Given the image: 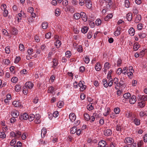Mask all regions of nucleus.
Wrapping results in <instances>:
<instances>
[{"mask_svg": "<svg viewBox=\"0 0 147 147\" xmlns=\"http://www.w3.org/2000/svg\"><path fill=\"white\" fill-rule=\"evenodd\" d=\"M145 102L144 101H142L141 102H139L138 105L140 108H143L145 106Z\"/></svg>", "mask_w": 147, "mask_h": 147, "instance_id": "nucleus-24", "label": "nucleus"}, {"mask_svg": "<svg viewBox=\"0 0 147 147\" xmlns=\"http://www.w3.org/2000/svg\"><path fill=\"white\" fill-rule=\"evenodd\" d=\"M56 44H55V45L57 46V48H59L61 45V42L59 40H57L56 41Z\"/></svg>", "mask_w": 147, "mask_h": 147, "instance_id": "nucleus-34", "label": "nucleus"}, {"mask_svg": "<svg viewBox=\"0 0 147 147\" xmlns=\"http://www.w3.org/2000/svg\"><path fill=\"white\" fill-rule=\"evenodd\" d=\"M88 30V28L87 27H84L82 28L81 31L83 33L85 34L87 32Z\"/></svg>", "mask_w": 147, "mask_h": 147, "instance_id": "nucleus-32", "label": "nucleus"}, {"mask_svg": "<svg viewBox=\"0 0 147 147\" xmlns=\"http://www.w3.org/2000/svg\"><path fill=\"white\" fill-rule=\"evenodd\" d=\"M19 115V114H18L17 113L13 111H12L11 113V115L12 116L15 118L17 117Z\"/></svg>", "mask_w": 147, "mask_h": 147, "instance_id": "nucleus-35", "label": "nucleus"}, {"mask_svg": "<svg viewBox=\"0 0 147 147\" xmlns=\"http://www.w3.org/2000/svg\"><path fill=\"white\" fill-rule=\"evenodd\" d=\"M129 33L131 36L134 35V29L132 28H130L129 30Z\"/></svg>", "mask_w": 147, "mask_h": 147, "instance_id": "nucleus-20", "label": "nucleus"}, {"mask_svg": "<svg viewBox=\"0 0 147 147\" xmlns=\"http://www.w3.org/2000/svg\"><path fill=\"white\" fill-rule=\"evenodd\" d=\"M129 5V2L128 0H126L125 1V6L126 7L128 8Z\"/></svg>", "mask_w": 147, "mask_h": 147, "instance_id": "nucleus-50", "label": "nucleus"}, {"mask_svg": "<svg viewBox=\"0 0 147 147\" xmlns=\"http://www.w3.org/2000/svg\"><path fill=\"white\" fill-rule=\"evenodd\" d=\"M104 133L106 136H110L112 134V131L110 129H108L104 131Z\"/></svg>", "mask_w": 147, "mask_h": 147, "instance_id": "nucleus-12", "label": "nucleus"}, {"mask_svg": "<svg viewBox=\"0 0 147 147\" xmlns=\"http://www.w3.org/2000/svg\"><path fill=\"white\" fill-rule=\"evenodd\" d=\"M67 10H68L70 12H73L74 11V9L72 7H67Z\"/></svg>", "mask_w": 147, "mask_h": 147, "instance_id": "nucleus-54", "label": "nucleus"}, {"mask_svg": "<svg viewBox=\"0 0 147 147\" xmlns=\"http://www.w3.org/2000/svg\"><path fill=\"white\" fill-rule=\"evenodd\" d=\"M16 139H13L10 142V145L11 146H14L16 142Z\"/></svg>", "mask_w": 147, "mask_h": 147, "instance_id": "nucleus-36", "label": "nucleus"}, {"mask_svg": "<svg viewBox=\"0 0 147 147\" xmlns=\"http://www.w3.org/2000/svg\"><path fill=\"white\" fill-rule=\"evenodd\" d=\"M127 19L128 21H131L132 19V15L131 13H128L127 14Z\"/></svg>", "mask_w": 147, "mask_h": 147, "instance_id": "nucleus-22", "label": "nucleus"}, {"mask_svg": "<svg viewBox=\"0 0 147 147\" xmlns=\"http://www.w3.org/2000/svg\"><path fill=\"white\" fill-rule=\"evenodd\" d=\"M109 64L108 62H106L105 63L104 65V68H106L107 69H109L110 67L109 66Z\"/></svg>", "mask_w": 147, "mask_h": 147, "instance_id": "nucleus-59", "label": "nucleus"}, {"mask_svg": "<svg viewBox=\"0 0 147 147\" xmlns=\"http://www.w3.org/2000/svg\"><path fill=\"white\" fill-rule=\"evenodd\" d=\"M139 37L141 38H143L145 37L146 36V34L143 33H140L138 34Z\"/></svg>", "mask_w": 147, "mask_h": 147, "instance_id": "nucleus-31", "label": "nucleus"}, {"mask_svg": "<svg viewBox=\"0 0 147 147\" xmlns=\"http://www.w3.org/2000/svg\"><path fill=\"white\" fill-rule=\"evenodd\" d=\"M13 105L15 107H20L22 105L21 103L18 101H13Z\"/></svg>", "mask_w": 147, "mask_h": 147, "instance_id": "nucleus-11", "label": "nucleus"}, {"mask_svg": "<svg viewBox=\"0 0 147 147\" xmlns=\"http://www.w3.org/2000/svg\"><path fill=\"white\" fill-rule=\"evenodd\" d=\"M121 129V128L120 125L117 124L116 126V130L118 131H120Z\"/></svg>", "mask_w": 147, "mask_h": 147, "instance_id": "nucleus-61", "label": "nucleus"}, {"mask_svg": "<svg viewBox=\"0 0 147 147\" xmlns=\"http://www.w3.org/2000/svg\"><path fill=\"white\" fill-rule=\"evenodd\" d=\"M84 83L83 81H80L78 84V86L80 87V91H82L84 90L86 88V86L84 85L83 83Z\"/></svg>", "mask_w": 147, "mask_h": 147, "instance_id": "nucleus-1", "label": "nucleus"}, {"mask_svg": "<svg viewBox=\"0 0 147 147\" xmlns=\"http://www.w3.org/2000/svg\"><path fill=\"white\" fill-rule=\"evenodd\" d=\"M5 52L7 54H9L10 52V47L9 46L5 48Z\"/></svg>", "mask_w": 147, "mask_h": 147, "instance_id": "nucleus-43", "label": "nucleus"}, {"mask_svg": "<svg viewBox=\"0 0 147 147\" xmlns=\"http://www.w3.org/2000/svg\"><path fill=\"white\" fill-rule=\"evenodd\" d=\"M125 143H128V145H130L131 143L134 142V140L132 138L129 137L126 138L124 140Z\"/></svg>", "mask_w": 147, "mask_h": 147, "instance_id": "nucleus-3", "label": "nucleus"}, {"mask_svg": "<svg viewBox=\"0 0 147 147\" xmlns=\"http://www.w3.org/2000/svg\"><path fill=\"white\" fill-rule=\"evenodd\" d=\"M25 85L26 88L31 89L33 87V84L31 82H28L25 83Z\"/></svg>", "mask_w": 147, "mask_h": 147, "instance_id": "nucleus-6", "label": "nucleus"}, {"mask_svg": "<svg viewBox=\"0 0 147 147\" xmlns=\"http://www.w3.org/2000/svg\"><path fill=\"white\" fill-rule=\"evenodd\" d=\"M28 115L26 113H24L23 114L20 115L19 116V119L22 121L25 120H26L28 119Z\"/></svg>", "mask_w": 147, "mask_h": 147, "instance_id": "nucleus-2", "label": "nucleus"}, {"mask_svg": "<svg viewBox=\"0 0 147 147\" xmlns=\"http://www.w3.org/2000/svg\"><path fill=\"white\" fill-rule=\"evenodd\" d=\"M138 30H141L143 28L142 24L141 23L139 24L138 25Z\"/></svg>", "mask_w": 147, "mask_h": 147, "instance_id": "nucleus-64", "label": "nucleus"}, {"mask_svg": "<svg viewBox=\"0 0 147 147\" xmlns=\"http://www.w3.org/2000/svg\"><path fill=\"white\" fill-rule=\"evenodd\" d=\"M35 120H34L35 122L37 123H40V121L39 120L40 117V115L38 114H36L35 116Z\"/></svg>", "mask_w": 147, "mask_h": 147, "instance_id": "nucleus-9", "label": "nucleus"}, {"mask_svg": "<svg viewBox=\"0 0 147 147\" xmlns=\"http://www.w3.org/2000/svg\"><path fill=\"white\" fill-rule=\"evenodd\" d=\"M121 28L119 27H117L116 31L114 32V35L116 36H119L120 34V31L121 30Z\"/></svg>", "mask_w": 147, "mask_h": 147, "instance_id": "nucleus-10", "label": "nucleus"}, {"mask_svg": "<svg viewBox=\"0 0 147 147\" xmlns=\"http://www.w3.org/2000/svg\"><path fill=\"white\" fill-rule=\"evenodd\" d=\"M114 111L116 114H119L120 111L119 108L117 107L114 109Z\"/></svg>", "mask_w": 147, "mask_h": 147, "instance_id": "nucleus-38", "label": "nucleus"}, {"mask_svg": "<svg viewBox=\"0 0 147 147\" xmlns=\"http://www.w3.org/2000/svg\"><path fill=\"white\" fill-rule=\"evenodd\" d=\"M2 32L3 34H4V35L7 36H9V34L8 33L7 31L5 30L4 29L3 30Z\"/></svg>", "mask_w": 147, "mask_h": 147, "instance_id": "nucleus-55", "label": "nucleus"}, {"mask_svg": "<svg viewBox=\"0 0 147 147\" xmlns=\"http://www.w3.org/2000/svg\"><path fill=\"white\" fill-rule=\"evenodd\" d=\"M84 116L85 120L86 121H88L90 120V117L89 115L87 113H85L84 115Z\"/></svg>", "mask_w": 147, "mask_h": 147, "instance_id": "nucleus-25", "label": "nucleus"}, {"mask_svg": "<svg viewBox=\"0 0 147 147\" xmlns=\"http://www.w3.org/2000/svg\"><path fill=\"white\" fill-rule=\"evenodd\" d=\"M136 101V97L135 95L131 96V99L129 100V102L131 104H134Z\"/></svg>", "mask_w": 147, "mask_h": 147, "instance_id": "nucleus-7", "label": "nucleus"}, {"mask_svg": "<svg viewBox=\"0 0 147 147\" xmlns=\"http://www.w3.org/2000/svg\"><path fill=\"white\" fill-rule=\"evenodd\" d=\"M106 145V142L104 140L100 141L98 143V147H105Z\"/></svg>", "mask_w": 147, "mask_h": 147, "instance_id": "nucleus-15", "label": "nucleus"}, {"mask_svg": "<svg viewBox=\"0 0 147 147\" xmlns=\"http://www.w3.org/2000/svg\"><path fill=\"white\" fill-rule=\"evenodd\" d=\"M85 4H86V7L90 9L92 6V2L91 0H84Z\"/></svg>", "mask_w": 147, "mask_h": 147, "instance_id": "nucleus-4", "label": "nucleus"}, {"mask_svg": "<svg viewBox=\"0 0 147 147\" xmlns=\"http://www.w3.org/2000/svg\"><path fill=\"white\" fill-rule=\"evenodd\" d=\"M81 17L82 19L83 20L84 22H86L88 20L87 16L86 15V14L84 12H81L80 13Z\"/></svg>", "mask_w": 147, "mask_h": 147, "instance_id": "nucleus-5", "label": "nucleus"}, {"mask_svg": "<svg viewBox=\"0 0 147 147\" xmlns=\"http://www.w3.org/2000/svg\"><path fill=\"white\" fill-rule=\"evenodd\" d=\"M11 32L12 35H16L18 34V29L14 27H12L11 28Z\"/></svg>", "mask_w": 147, "mask_h": 147, "instance_id": "nucleus-17", "label": "nucleus"}, {"mask_svg": "<svg viewBox=\"0 0 147 147\" xmlns=\"http://www.w3.org/2000/svg\"><path fill=\"white\" fill-rule=\"evenodd\" d=\"M18 81V78L16 77L13 78L11 79V81L13 83H16Z\"/></svg>", "mask_w": 147, "mask_h": 147, "instance_id": "nucleus-58", "label": "nucleus"}, {"mask_svg": "<svg viewBox=\"0 0 147 147\" xmlns=\"http://www.w3.org/2000/svg\"><path fill=\"white\" fill-rule=\"evenodd\" d=\"M21 89V86L19 84H17L15 88V90L16 91L19 92Z\"/></svg>", "mask_w": 147, "mask_h": 147, "instance_id": "nucleus-33", "label": "nucleus"}, {"mask_svg": "<svg viewBox=\"0 0 147 147\" xmlns=\"http://www.w3.org/2000/svg\"><path fill=\"white\" fill-rule=\"evenodd\" d=\"M101 23V21L99 19H98L96 21V24L97 25H99Z\"/></svg>", "mask_w": 147, "mask_h": 147, "instance_id": "nucleus-53", "label": "nucleus"}, {"mask_svg": "<svg viewBox=\"0 0 147 147\" xmlns=\"http://www.w3.org/2000/svg\"><path fill=\"white\" fill-rule=\"evenodd\" d=\"M1 8L3 11L6 10V5L5 4H3L1 5Z\"/></svg>", "mask_w": 147, "mask_h": 147, "instance_id": "nucleus-60", "label": "nucleus"}, {"mask_svg": "<svg viewBox=\"0 0 147 147\" xmlns=\"http://www.w3.org/2000/svg\"><path fill=\"white\" fill-rule=\"evenodd\" d=\"M140 47V45L137 43L136 42L134 44V51L137 50Z\"/></svg>", "mask_w": 147, "mask_h": 147, "instance_id": "nucleus-19", "label": "nucleus"}, {"mask_svg": "<svg viewBox=\"0 0 147 147\" xmlns=\"http://www.w3.org/2000/svg\"><path fill=\"white\" fill-rule=\"evenodd\" d=\"M77 128L76 126L73 127L71 129L70 133L72 134H74L76 132Z\"/></svg>", "mask_w": 147, "mask_h": 147, "instance_id": "nucleus-23", "label": "nucleus"}, {"mask_svg": "<svg viewBox=\"0 0 147 147\" xmlns=\"http://www.w3.org/2000/svg\"><path fill=\"white\" fill-rule=\"evenodd\" d=\"M71 55V52L69 51H67L65 53L66 56L68 58H69Z\"/></svg>", "mask_w": 147, "mask_h": 147, "instance_id": "nucleus-41", "label": "nucleus"}, {"mask_svg": "<svg viewBox=\"0 0 147 147\" xmlns=\"http://www.w3.org/2000/svg\"><path fill=\"white\" fill-rule=\"evenodd\" d=\"M108 81L106 79H104L102 80V84L104 86L105 88H107L108 87Z\"/></svg>", "mask_w": 147, "mask_h": 147, "instance_id": "nucleus-27", "label": "nucleus"}, {"mask_svg": "<svg viewBox=\"0 0 147 147\" xmlns=\"http://www.w3.org/2000/svg\"><path fill=\"white\" fill-rule=\"evenodd\" d=\"M47 133V130L45 128H43L41 130V136L42 138H43L45 136V135Z\"/></svg>", "mask_w": 147, "mask_h": 147, "instance_id": "nucleus-18", "label": "nucleus"}, {"mask_svg": "<svg viewBox=\"0 0 147 147\" xmlns=\"http://www.w3.org/2000/svg\"><path fill=\"white\" fill-rule=\"evenodd\" d=\"M35 117V115L33 114H30L28 116V119L29 121H31L34 120Z\"/></svg>", "mask_w": 147, "mask_h": 147, "instance_id": "nucleus-21", "label": "nucleus"}, {"mask_svg": "<svg viewBox=\"0 0 147 147\" xmlns=\"http://www.w3.org/2000/svg\"><path fill=\"white\" fill-rule=\"evenodd\" d=\"M55 13L56 16H59L60 15V9H57L55 10Z\"/></svg>", "mask_w": 147, "mask_h": 147, "instance_id": "nucleus-42", "label": "nucleus"}, {"mask_svg": "<svg viewBox=\"0 0 147 147\" xmlns=\"http://www.w3.org/2000/svg\"><path fill=\"white\" fill-rule=\"evenodd\" d=\"M3 13V15L5 17H7L8 14V11L7 10H5Z\"/></svg>", "mask_w": 147, "mask_h": 147, "instance_id": "nucleus-63", "label": "nucleus"}, {"mask_svg": "<svg viewBox=\"0 0 147 147\" xmlns=\"http://www.w3.org/2000/svg\"><path fill=\"white\" fill-rule=\"evenodd\" d=\"M92 32H89L87 34V37L88 38H91L92 36Z\"/></svg>", "mask_w": 147, "mask_h": 147, "instance_id": "nucleus-46", "label": "nucleus"}, {"mask_svg": "<svg viewBox=\"0 0 147 147\" xmlns=\"http://www.w3.org/2000/svg\"><path fill=\"white\" fill-rule=\"evenodd\" d=\"M59 115V113L58 111H55L53 114V116L55 117H57Z\"/></svg>", "mask_w": 147, "mask_h": 147, "instance_id": "nucleus-52", "label": "nucleus"}, {"mask_svg": "<svg viewBox=\"0 0 147 147\" xmlns=\"http://www.w3.org/2000/svg\"><path fill=\"white\" fill-rule=\"evenodd\" d=\"M0 137L2 138H5L6 137V135L4 132H0Z\"/></svg>", "mask_w": 147, "mask_h": 147, "instance_id": "nucleus-37", "label": "nucleus"}, {"mask_svg": "<svg viewBox=\"0 0 147 147\" xmlns=\"http://www.w3.org/2000/svg\"><path fill=\"white\" fill-rule=\"evenodd\" d=\"M131 96V94L129 93H125L123 95V97L126 99H128Z\"/></svg>", "mask_w": 147, "mask_h": 147, "instance_id": "nucleus-30", "label": "nucleus"}, {"mask_svg": "<svg viewBox=\"0 0 147 147\" xmlns=\"http://www.w3.org/2000/svg\"><path fill=\"white\" fill-rule=\"evenodd\" d=\"M51 33L49 32L46 34L45 35V37L46 38L49 39L51 38Z\"/></svg>", "mask_w": 147, "mask_h": 147, "instance_id": "nucleus-40", "label": "nucleus"}, {"mask_svg": "<svg viewBox=\"0 0 147 147\" xmlns=\"http://www.w3.org/2000/svg\"><path fill=\"white\" fill-rule=\"evenodd\" d=\"M102 68V67L99 62H97L96 63L95 67V69L97 71H100Z\"/></svg>", "mask_w": 147, "mask_h": 147, "instance_id": "nucleus-13", "label": "nucleus"}, {"mask_svg": "<svg viewBox=\"0 0 147 147\" xmlns=\"http://www.w3.org/2000/svg\"><path fill=\"white\" fill-rule=\"evenodd\" d=\"M69 118L70 120L73 122L76 120V117L74 113H71L69 115Z\"/></svg>", "mask_w": 147, "mask_h": 147, "instance_id": "nucleus-8", "label": "nucleus"}, {"mask_svg": "<svg viewBox=\"0 0 147 147\" xmlns=\"http://www.w3.org/2000/svg\"><path fill=\"white\" fill-rule=\"evenodd\" d=\"M122 60L120 59H119L117 61V65L118 67H119L121 65Z\"/></svg>", "mask_w": 147, "mask_h": 147, "instance_id": "nucleus-56", "label": "nucleus"}, {"mask_svg": "<svg viewBox=\"0 0 147 147\" xmlns=\"http://www.w3.org/2000/svg\"><path fill=\"white\" fill-rule=\"evenodd\" d=\"M143 142L142 140H140L138 143L137 145L138 147H141L142 146L143 144Z\"/></svg>", "mask_w": 147, "mask_h": 147, "instance_id": "nucleus-49", "label": "nucleus"}, {"mask_svg": "<svg viewBox=\"0 0 147 147\" xmlns=\"http://www.w3.org/2000/svg\"><path fill=\"white\" fill-rule=\"evenodd\" d=\"M53 65L52 66L53 68H55L56 66H57V60L56 59H55L53 60Z\"/></svg>", "mask_w": 147, "mask_h": 147, "instance_id": "nucleus-26", "label": "nucleus"}, {"mask_svg": "<svg viewBox=\"0 0 147 147\" xmlns=\"http://www.w3.org/2000/svg\"><path fill=\"white\" fill-rule=\"evenodd\" d=\"M134 122L136 125H138L140 124V120L137 119H134Z\"/></svg>", "mask_w": 147, "mask_h": 147, "instance_id": "nucleus-47", "label": "nucleus"}, {"mask_svg": "<svg viewBox=\"0 0 147 147\" xmlns=\"http://www.w3.org/2000/svg\"><path fill=\"white\" fill-rule=\"evenodd\" d=\"M63 102L59 101L57 103V105L59 108H61L63 106Z\"/></svg>", "mask_w": 147, "mask_h": 147, "instance_id": "nucleus-44", "label": "nucleus"}, {"mask_svg": "<svg viewBox=\"0 0 147 147\" xmlns=\"http://www.w3.org/2000/svg\"><path fill=\"white\" fill-rule=\"evenodd\" d=\"M83 50V48L81 45H80L78 46L77 47V51L78 52H82Z\"/></svg>", "mask_w": 147, "mask_h": 147, "instance_id": "nucleus-39", "label": "nucleus"}, {"mask_svg": "<svg viewBox=\"0 0 147 147\" xmlns=\"http://www.w3.org/2000/svg\"><path fill=\"white\" fill-rule=\"evenodd\" d=\"M81 14L78 13H75L73 16L74 18L76 20H78L81 18Z\"/></svg>", "mask_w": 147, "mask_h": 147, "instance_id": "nucleus-16", "label": "nucleus"}, {"mask_svg": "<svg viewBox=\"0 0 147 147\" xmlns=\"http://www.w3.org/2000/svg\"><path fill=\"white\" fill-rule=\"evenodd\" d=\"M140 116L141 117H143L144 116H147V111H141L140 113Z\"/></svg>", "mask_w": 147, "mask_h": 147, "instance_id": "nucleus-28", "label": "nucleus"}, {"mask_svg": "<svg viewBox=\"0 0 147 147\" xmlns=\"http://www.w3.org/2000/svg\"><path fill=\"white\" fill-rule=\"evenodd\" d=\"M19 48L20 51H23L24 50V46L23 44H20L19 45Z\"/></svg>", "mask_w": 147, "mask_h": 147, "instance_id": "nucleus-51", "label": "nucleus"}, {"mask_svg": "<svg viewBox=\"0 0 147 147\" xmlns=\"http://www.w3.org/2000/svg\"><path fill=\"white\" fill-rule=\"evenodd\" d=\"M84 60L86 63H88L89 62L90 59L88 56H86Z\"/></svg>", "mask_w": 147, "mask_h": 147, "instance_id": "nucleus-45", "label": "nucleus"}, {"mask_svg": "<svg viewBox=\"0 0 147 147\" xmlns=\"http://www.w3.org/2000/svg\"><path fill=\"white\" fill-rule=\"evenodd\" d=\"M48 24L47 22H43L42 23V28L43 29H46L48 26Z\"/></svg>", "mask_w": 147, "mask_h": 147, "instance_id": "nucleus-29", "label": "nucleus"}, {"mask_svg": "<svg viewBox=\"0 0 147 147\" xmlns=\"http://www.w3.org/2000/svg\"><path fill=\"white\" fill-rule=\"evenodd\" d=\"M54 89L53 87L51 86L49 88L48 91H49V92L51 93H53V92L54 91Z\"/></svg>", "mask_w": 147, "mask_h": 147, "instance_id": "nucleus-48", "label": "nucleus"}, {"mask_svg": "<svg viewBox=\"0 0 147 147\" xmlns=\"http://www.w3.org/2000/svg\"><path fill=\"white\" fill-rule=\"evenodd\" d=\"M122 69L121 68H119L118 69L116 73L118 75H119L121 74L122 73Z\"/></svg>", "mask_w": 147, "mask_h": 147, "instance_id": "nucleus-57", "label": "nucleus"}, {"mask_svg": "<svg viewBox=\"0 0 147 147\" xmlns=\"http://www.w3.org/2000/svg\"><path fill=\"white\" fill-rule=\"evenodd\" d=\"M141 20V15H138L135 18L134 22L136 23H139Z\"/></svg>", "mask_w": 147, "mask_h": 147, "instance_id": "nucleus-14", "label": "nucleus"}, {"mask_svg": "<svg viewBox=\"0 0 147 147\" xmlns=\"http://www.w3.org/2000/svg\"><path fill=\"white\" fill-rule=\"evenodd\" d=\"M16 134L17 135V137H16L17 138H18L21 136V132L19 131H17L16 133Z\"/></svg>", "mask_w": 147, "mask_h": 147, "instance_id": "nucleus-62", "label": "nucleus"}]
</instances>
